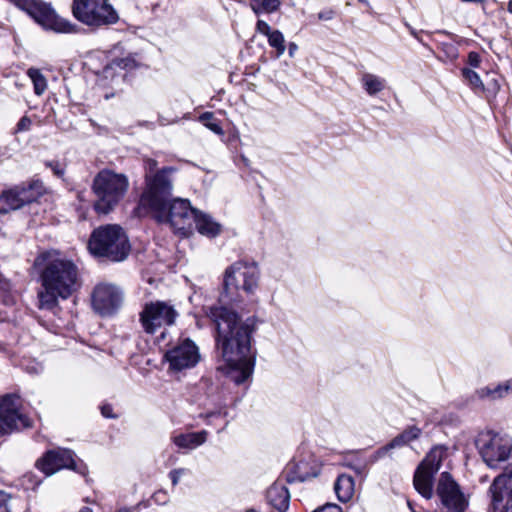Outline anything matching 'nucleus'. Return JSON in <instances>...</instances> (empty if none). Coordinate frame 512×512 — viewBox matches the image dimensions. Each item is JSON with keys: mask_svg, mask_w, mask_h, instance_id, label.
I'll use <instances>...</instances> for the list:
<instances>
[{"mask_svg": "<svg viewBox=\"0 0 512 512\" xmlns=\"http://www.w3.org/2000/svg\"><path fill=\"white\" fill-rule=\"evenodd\" d=\"M358 2L362 3L363 5L370 7V3L368 0H358Z\"/></svg>", "mask_w": 512, "mask_h": 512, "instance_id": "nucleus-47", "label": "nucleus"}, {"mask_svg": "<svg viewBox=\"0 0 512 512\" xmlns=\"http://www.w3.org/2000/svg\"><path fill=\"white\" fill-rule=\"evenodd\" d=\"M462 2H482L483 0H461Z\"/></svg>", "mask_w": 512, "mask_h": 512, "instance_id": "nucleus-49", "label": "nucleus"}, {"mask_svg": "<svg viewBox=\"0 0 512 512\" xmlns=\"http://www.w3.org/2000/svg\"><path fill=\"white\" fill-rule=\"evenodd\" d=\"M123 303V292L114 284H98L92 294L94 310L102 316L115 313Z\"/></svg>", "mask_w": 512, "mask_h": 512, "instance_id": "nucleus-16", "label": "nucleus"}, {"mask_svg": "<svg viewBox=\"0 0 512 512\" xmlns=\"http://www.w3.org/2000/svg\"><path fill=\"white\" fill-rule=\"evenodd\" d=\"M468 63L472 67H478L480 64V56L476 52H470L468 55Z\"/></svg>", "mask_w": 512, "mask_h": 512, "instance_id": "nucleus-42", "label": "nucleus"}, {"mask_svg": "<svg viewBox=\"0 0 512 512\" xmlns=\"http://www.w3.org/2000/svg\"><path fill=\"white\" fill-rule=\"evenodd\" d=\"M207 431L180 433L171 437L172 442L180 449H195L204 444L207 439Z\"/></svg>", "mask_w": 512, "mask_h": 512, "instance_id": "nucleus-20", "label": "nucleus"}, {"mask_svg": "<svg viewBox=\"0 0 512 512\" xmlns=\"http://www.w3.org/2000/svg\"><path fill=\"white\" fill-rule=\"evenodd\" d=\"M7 502V494H5L4 492H0V512H8Z\"/></svg>", "mask_w": 512, "mask_h": 512, "instance_id": "nucleus-43", "label": "nucleus"}, {"mask_svg": "<svg viewBox=\"0 0 512 512\" xmlns=\"http://www.w3.org/2000/svg\"><path fill=\"white\" fill-rule=\"evenodd\" d=\"M128 185L125 175L111 170L100 171L93 181V191L97 197L95 210L101 214L109 213L124 197Z\"/></svg>", "mask_w": 512, "mask_h": 512, "instance_id": "nucleus-5", "label": "nucleus"}, {"mask_svg": "<svg viewBox=\"0 0 512 512\" xmlns=\"http://www.w3.org/2000/svg\"><path fill=\"white\" fill-rule=\"evenodd\" d=\"M252 11L259 15L261 13H273L281 6L280 0H250L249 3Z\"/></svg>", "mask_w": 512, "mask_h": 512, "instance_id": "nucleus-28", "label": "nucleus"}, {"mask_svg": "<svg viewBox=\"0 0 512 512\" xmlns=\"http://www.w3.org/2000/svg\"><path fill=\"white\" fill-rule=\"evenodd\" d=\"M164 359L170 372L179 373L194 368L199 363L201 355L194 341L183 338L165 352Z\"/></svg>", "mask_w": 512, "mask_h": 512, "instance_id": "nucleus-12", "label": "nucleus"}, {"mask_svg": "<svg viewBox=\"0 0 512 512\" xmlns=\"http://www.w3.org/2000/svg\"><path fill=\"white\" fill-rule=\"evenodd\" d=\"M72 13L81 23L95 27L114 24L119 19L108 0H74Z\"/></svg>", "mask_w": 512, "mask_h": 512, "instance_id": "nucleus-9", "label": "nucleus"}, {"mask_svg": "<svg viewBox=\"0 0 512 512\" xmlns=\"http://www.w3.org/2000/svg\"><path fill=\"white\" fill-rule=\"evenodd\" d=\"M489 493L492 512H512V463L494 478Z\"/></svg>", "mask_w": 512, "mask_h": 512, "instance_id": "nucleus-15", "label": "nucleus"}, {"mask_svg": "<svg viewBox=\"0 0 512 512\" xmlns=\"http://www.w3.org/2000/svg\"><path fill=\"white\" fill-rule=\"evenodd\" d=\"M360 83L365 93L370 97H376L387 87V81L383 77L365 72L360 78Z\"/></svg>", "mask_w": 512, "mask_h": 512, "instance_id": "nucleus-22", "label": "nucleus"}, {"mask_svg": "<svg viewBox=\"0 0 512 512\" xmlns=\"http://www.w3.org/2000/svg\"><path fill=\"white\" fill-rule=\"evenodd\" d=\"M319 473L320 466L312 456L290 461L283 472L288 483L303 482L317 477Z\"/></svg>", "mask_w": 512, "mask_h": 512, "instance_id": "nucleus-18", "label": "nucleus"}, {"mask_svg": "<svg viewBox=\"0 0 512 512\" xmlns=\"http://www.w3.org/2000/svg\"><path fill=\"white\" fill-rule=\"evenodd\" d=\"M408 505H409L410 509H411L413 512H415V511L412 509V506H411V503H410V502H408Z\"/></svg>", "mask_w": 512, "mask_h": 512, "instance_id": "nucleus-53", "label": "nucleus"}, {"mask_svg": "<svg viewBox=\"0 0 512 512\" xmlns=\"http://www.w3.org/2000/svg\"><path fill=\"white\" fill-rule=\"evenodd\" d=\"M157 162L153 159H147L145 161V169H146V188L148 187V183L153 180L156 174L151 177L150 174L153 173L156 169Z\"/></svg>", "mask_w": 512, "mask_h": 512, "instance_id": "nucleus-36", "label": "nucleus"}, {"mask_svg": "<svg viewBox=\"0 0 512 512\" xmlns=\"http://www.w3.org/2000/svg\"><path fill=\"white\" fill-rule=\"evenodd\" d=\"M436 494L441 501L442 512H465L468 507V499L448 472L441 473Z\"/></svg>", "mask_w": 512, "mask_h": 512, "instance_id": "nucleus-13", "label": "nucleus"}, {"mask_svg": "<svg viewBox=\"0 0 512 512\" xmlns=\"http://www.w3.org/2000/svg\"><path fill=\"white\" fill-rule=\"evenodd\" d=\"M113 66L119 67L120 69H133L137 66L135 58L128 56L124 58L114 59L109 67L106 68V72Z\"/></svg>", "mask_w": 512, "mask_h": 512, "instance_id": "nucleus-33", "label": "nucleus"}, {"mask_svg": "<svg viewBox=\"0 0 512 512\" xmlns=\"http://www.w3.org/2000/svg\"><path fill=\"white\" fill-rule=\"evenodd\" d=\"M507 10H508V12H510V13L512 14V0H510V1L508 2Z\"/></svg>", "mask_w": 512, "mask_h": 512, "instance_id": "nucleus-48", "label": "nucleus"}, {"mask_svg": "<svg viewBox=\"0 0 512 512\" xmlns=\"http://www.w3.org/2000/svg\"><path fill=\"white\" fill-rule=\"evenodd\" d=\"M441 34H448L446 31H440Z\"/></svg>", "mask_w": 512, "mask_h": 512, "instance_id": "nucleus-54", "label": "nucleus"}, {"mask_svg": "<svg viewBox=\"0 0 512 512\" xmlns=\"http://www.w3.org/2000/svg\"><path fill=\"white\" fill-rule=\"evenodd\" d=\"M90 252L111 261L124 260L130 251L128 238L124 230L116 224H108L95 229L89 239Z\"/></svg>", "mask_w": 512, "mask_h": 512, "instance_id": "nucleus-4", "label": "nucleus"}, {"mask_svg": "<svg viewBox=\"0 0 512 512\" xmlns=\"http://www.w3.org/2000/svg\"><path fill=\"white\" fill-rule=\"evenodd\" d=\"M19 9L25 11L39 26L46 31L71 34L78 31L76 24L62 18L50 3L41 0H9Z\"/></svg>", "mask_w": 512, "mask_h": 512, "instance_id": "nucleus-6", "label": "nucleus"}, {"mask_svg": "<svg viewBox=\"0 0 512 512\" xmlns=\"http://www.w3.org/2000/svg\"><path fill=\"white\" fill-rule=\"evenodd\" d=\"M171 169H162L156 173L144 190L139 208L151 212L158 222L169 223L177 232L185 234L191 229L198 210L193 209L186 199H171L172 184L167 176Z\"/></svg>", "mask_w": 512, "mask_h": 512, "instance_id": "nucleus-2", "label": "nucleus"}, {"mask_svg": "<svg viewBox=\"0 0 512 512\" xmlns=\"http://www.w3.org/2000/svg\"><path fill=\"white\" fill-rule=\"evenodd\" d=\"M140 323L145 333L155 334L159 329L175 323L178 312L166 301H151L140 312Z\"/></svg>", "mask_w": 512, "mask_h": 512, "instance_id": "nucleus-11", "label": "nucleus"}, {"mask_svg": "<svg viewBox=\"0 0 512 512\" xmlns=\"http://www.w3.org/2000/svg\"><path fill=\"white\" fill-rule=\"evenodd\" d=\"M25 205V200L21 198L17 187L3 191L0 194V213L6 214L17 210Z\"/></svg>", "mask_w": 512, "mask_h": 512, "instance_id": "nucleus-23", "label": "nucleus"}, {"mask_svg": "<svg viewBox=\"0 0 512 512\" xmlns=\"http://www.w3.org/2000/svg\"><path fill=\"white\" fill-rule=\"evenodd\" d=\"M512 391V380L497 385H489L477 390V395L482 399L496 400L504 397Z\"/></svg>", "mask_w": 512, "mask_h": 512, "instance_id": "nucleus-26", "label": "nucleus"}, {"mask_svg": "<svg viewBox=\"0 0 512 512\" xmlns=\"http://www.w3.org/2000/svg\"><path fill=\"white\" fill-rule=\"evenodd\" d=\"M260 270L256 263L237 261L225 271L224 285L227 290H242L253 294L259 284Z\"/></svg>", "mask_w": 512, "mask_h": 512, "instance_id": "nucleus-10", "label": "nucleus"}, {"mask_svg": "<svg viewBox=\"0 0 512 512\" xmlns=\"http://www.w3.org/2000/svg\"><path fill=\"white\" fill-rule=\"evenodd\" d=\"M476 447L483 461L491 468L512 457V438L492 430L478 434Z\"/></svg>", "mask_w": 512, "mask_h": 512, "instance_id": "nucleus-7", "label": "nucleus"}, {"mask_svg": "<svg viewBox=\"0 0 512 512\" xmlns=\"http://www.w3.org/2000/svg\"><path fill=\"white\" fill-rule=\"evenodd\" d=\"M335 493L341 502H348L354 495L355 484L354 479L350 475H339L335 485Z\"/></svg>", "mask_w": 512, "mask_h": 512, "instance_id": "nucleus-24", "label": "nucleus"}, {"mask_svg": "<svg viewBox=\"0 0 512 512\" xmlns=\"http://www.w3.org/2000/svg\"><path fill=\"white\" fill-rule=\"evenodd\" d=\"M200 122L203 123L205 127L214 132L215 134L222 135L223 129L219 125V123L214 119L213 113L205 112L199 117Z\"/></svg>", "mask_w": 512, "mask_h": 512, "instance_id": "nucleus-32", "label": "nucleus"}, {"mask_svg": "<svg viewBox=\"0 0 512 512\" xmlns=\"http://www.w3.org/2000/svg\"><path fill=\"white\" fill-rule=\"evenodd\" d=\"M298 49V46L296 43L294 42H290L289 45H288V50H289V55L290 57H293L295 52L297 51Z\"/></svg>", "mask_w": 512, "mask_h": 512, "instance_id": "nucleus-45", "label": "nucleus"}, {"mask_svg": "<svg viewBox=\"0 0 512 512\" xmlns=\"http://www.w3.org/2000/svg\"><path fill=\"white\" fill-rule=\"evenodd\" d=\"M101 413L106 418H114L115 415L112 413V407L109 404L101 406Z\"/></svg>", "mask_w": 512, "mask_h": 512, "instance_id": "nucleus-44", "label": "nucleus"}, {"mask_svg": "<svg viewBox=\"0 0 512 512\" xmlns=\"http://www.w3.org/2000/svg\"><path fill=\"white\" fill-rule=\"evenodd\" d=\"M25 204L36 201L44 193V185L40 181H33L27 186H16Z\"/></svg>", "mask_w": 512, "mask_h": 512, "instance_id": "nucleus-27", "label": "nucleus"}, {"mask_svg": "<svg viewBox=\"0 0 512 512\" xmlns=\"http://www.w3.org/2000/svg\"><path fill=\"white\" fill-rule=\"evenodd\" d=\"M421 435V428L416 425H409L390 441V446L394 449L408 446L413 441L418 440Z\"/></svg>", "mask_w": 512, "mask_h": 512, "instance_id": "nucleus-25", "label": "nucleus"}, {"mask_svg": "<svg viewBox=\"0 0 512 512\" xmlns=\"http://www.w3.org/2000/svg\"><path fill=\"white\" fill-rule=\"evenodd\" d=\"M55 173L58 175L60 174V171H58V168H55Z\"/></svg>", "mask_w": 512, "mask_h": 512, "instance_id": "nucleus-52", "label": "nucleus"}, {"mask_svg": "<svg viewBox=\"0 0 512 512\" xmlns=\"http://www.w3.org/2000/svg\"><path fill=\"white\" fill-rule=\"evenodd\" d=\"M267 499L275 509L284 512L289 507L290 493L285 485L275 482L267 491Z\"/></svg>", "mask_w": 512, "mask_h": 512, "instance_id": "nucleus-19", "label": "nucleus"}, {"mask_svg": "<svg viewBox=\"0 0 512 512\" xmlns=\"http://www.w3.org/2000/svg\"><path fill=\"white\" fill-rule=\"evenodd\" d=\"M193 223L200 234L210 238L216 237L221 232V225L210 215L200 211H197Z\"/></svg>", "mask_w": 512, "mask_h": 512, "instance_id": "nucleus-21", "label": "nucleus"}, {"mask_svg": "<svg viewBox=\"0 0 512 512\" xmlns=\"http://www.w3.org/2000/svg\"><path fill=\"white\" fill-rule=\"evenodd\" d=\"M268 43L269 45L276 50V57H281L285 50V38L281 31L279 30H273L268 36Z\"/></svg>", "mask_w": 512, "mask_h": 512, "instance_id": "nucleus-30", "label": "nucleus"}, {"mask_svg": "<svg viewBox=\"0 0 512 512\" xmlns=\"http://www.w3.org/2000/svg\"><path fill=\"white\" fill-rule=\"evenodd\" d=\"M32 121L28 116H23L17 123L16 132L28 131L31 127Z\"/></svg>", "mask_w": 512, "mask_h": 512, "instance_id": "nucleus-37", "label": "nucleus"}, {"mask_svg": "<svg viewBox=\"0 0 512 512\" xmlns=\"http://www.w3.org/2000/svg\"><path fill=\"white\" fill-rule=\"evenodd\" d=\"M27 75L31 79L36 95H42L47 89V80L41 71L37 68H29Z\"/></svg>", "mask_w": 512, "mask_h": 512, "instance_id": "nucleus-29", "label": "nucleus"}, {"mask_svg": "<svg viewBox=\"0 0 512 512\" xmlns=\"http://www.w3.org/2000/svg\"><path fill=\"white\" fill-rule=\"evenodd\" d=\"M44 266L40 272L43 290L38 293L39 308L51 310L58 304V298L67 299L78 286V268L75 263L58 253L42 256Z\"/></svg>", "mask_w": 512, "mask_h": 512, "instance_id": "nucleus-3", "label": "nucleus"}, {"mask_svg": "<svg viewBox=\"0 0 512 512\" xmlns=\"http://www.w3.org/2000/svg\"><path fill=\"white\" fill-rule=\"evenodd\" d=\"M55 173L58 175L60 174V171H58V168H55Z\"/></svg>", "mask_w": 512, "mask_h": 512, "instance_id": "nucleus-51", "label": "nucleus"}, {"mask_svg": "<svg viewBox=\"0 0 512 512\" xmlns=\"http://www.w3.org/2000/svg\"><path fill=\"white\" fill-rule=\"evenodd\" d=\"M79 512H93V510L89 507H82Z\"/></svg>", "mask_w": 512, "mask_h": 512, "instance_id": "nucleus-46", "label": "nucleus"}, {"mask_svg": "<svg viewBox=\"0 0 512 512\" xmlns=\"http://www.w3.org/2000/svg\"><path fill=\"white\" fill-rule=\"evenodd\" d=\"M394 448L390 446V442H388L386 445L380 447L375 452H373L368 459V462L373 464L377 462L378 460L384 458L387 456Z\"/></svg>", "mask_w": 512, "mask_h": 512, "instance_id": "nucleus-34", "label": "nucleus"}, {"mask_svg": "<svg viewBox=\"0 0 512 512\" xmlns=\"http://www.w3.org/2000/svg\"><path fill=\"white\" fill-rule=\"evenodd\" d=\"M245 512H259V510L255 509V508H251V509H248Z\"/></svg>", "mask_w": 512, "mask_h": 512, "instance_id": "nucleus-50", "label": "nucleus"}, {"mask_svg": "<svg viewBox=\"0 0 512 512\" xmlns=\"http://www.w3.org/2000/svg\"><path fill=\"white\" fill-rule=\"evenodd\" d=\"M439 45L446 59L455 60L458 57V49L455 44L451 42H440Z\"/></svg>", "mask_w": 512, "mask_h": 512, "instance_id": "nucleus-35", "label": "nucleus"}, {"mask_svg": "<svg viewBox=\"0 0 512 512\" xmlns=\"http://www.w3.org/2000/svg\"><path fill=\"white\" fill-rule=\"evenodd\" d=\"M185 471L186 470L184 468L174 469L170 471L169 477L171 479L173 486H176L178 484L180 477L185 473Z\"/></svg>", "mask_w": 512, "mask_h": 512, "instance_id": "nucleus-40", "label": "nucleus"}, {"mask_svg": "<svg viewBox=\"0 0 512 512\" xmlns=\"http://www.w3.org/2000/svg\"><path fill=\"white\" fill-rule=\"evenodd\" d=\"M207 315L216 326L217 371L237 385L244 383L255 366L251 339L257 318L251 316L242 321L235 311L223 306L210 307Z\"/></svg>", "mask_w": 512, "mask_h": 512, "instance_id": "nucleus-1", "label": "nucleus"}, {"mask_svg": "<svg viewBox=\"0 0 512 512\" xmlns=\"http://www.w3.org/2000/svg\"><path fill=\"white\" fill-rule=\"evenodd\" d=\"M313 512H342V509L337 504L327 503L324 506L315 509Z\"/></svg>", "mask_w": 512, "mask_h": 512, "instance_id": "nucleus-39", "label": "nucleus"}, {"mask_svg": "<svg viewBox=\"0 0 512 512\" xmlns=\"http://www.w3.org/2000/svg\"><path fill=\"white\" fill-rule=\"evenodd\" d=\"M75 454L64 448L47 451L36 462V467L46 476H51L61 469H75Z\"/></svg>", "mask_w": 512, "mask_h": 512, "instance_id": "nucleus-17", "label": "nucleus"}, {"mask_svg": "<svg viewBox=\"0 0 512 512\" xmlns=\"http://www.w3.org/2000/svg\"><path fill=\"white\" fill-rule=\"evenodd\" d=\"M30 426L29 418L21 410L17 395H5L0 400V435Z\"/></svg>", "mask_w": 512, "mask_h": 512, "instance_id": "nucleus-14", "label": "nucleus"}, {"mask_svg": "<svg viewBox=\"0 0 512 512\" xmlns=\"http://www.w3.org/2000/svg\"><path fill=\"white\" fill-rule=\"evenodd\" d=\"M449 456V448L445 445H435L418 465L413 484L419 494L430 499L433 494V478L439 471L441 463Z\"/></svg>", "mask_w": 512, "mask_h": 512, "instance_id": "nucleus-8", "label": "nucleus"}, {"mask_svg": "<svg viewBox=\"0 0 512 512\" xmlns=\"http://www.w3.org/2000/svg\"><path fill=\"white\" fill-rule=\"evenodd\" d=\"M335 12L332 9H326L318 13V19L321 21H329L334 18Z\"/></svg>", "mask_w": 512, "mask_h": 512, "instance_id": "nucleus-41", "label": "nucleus"}, {"mask_svg": "<svg viewBox=\"0 0 512 512\" xmlns=\"http://www.w3.org/2000/svg\"><path fill=\"white\" fill-rule=\"evenodd\" d=\"M462 75L474 91L484 92V84L477 72L469 68H463Z\"/></svg>", "mask_w": 512, "mask_h": 512, "instance_id": "nucleus-31", "label": "nucleus"}, {"mask_svg": "<svg viewBox=\"0 0 512 512\" xmlns=\"http://www.w3.org/2000/svg\"><path fill=\"white\" fill-rule=\"evenodd\" d=\"M256 30L260 34L265 35L266 37L273 31L270 25L264 20H258L256 23Z\"/></svg>", "mask_w": 512, "mask_h": 512, "instance_id": "nucleus-38", "label": "nucleus"}]
</instances>
